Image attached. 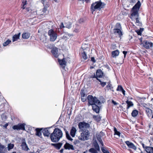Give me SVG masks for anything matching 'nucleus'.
<instances>
[{
  "mask_svg": "<svg viewBox=\"0 0 153 153\" xmlns=\"http://www.w3.org/2000/svg\"><path fill=\"white\" fill-rule=\"evenodd\" d=\"M48 34L50 36V41L54 42L57 38V35L56 33L52 29L48 30Z\"/></svg>",
  "mask_w": 153,
  "mask_h": 153,
  "instance_id": "obj_4",
  "label": "nucleus"
},
{
  "mask_svg": "<svg viewBox=\"0 0 153 153\" xmlns=\"http://www.w3.org/2000/svg\"><path fill=\"white\" fill-rule=\"evenodd\" d=\"M41 2L42 3V4L43 5V6L44 7L43 9V10H42L44 12V10H45V7H47V2L46 0H42L41 1Z\"/></svg>",
  "mask_w": 153,
  "mask_h": 153,
  "instance_id": "obj_31",
  "label": "nucleus"
},
{
  "mask_svg": "<svg viewBox=\"0 0 153 153\" xmlns=\"http://www.w3.org/2000/svg\"><path fill=\"white\" fill-rule=\"evenodd\" d=\"M142 43L143 44V46L146 49L152 47L153 45V44L152 42L147 41H145Z\"/></svg>",
  "mask_w": 153,
  "mask_h": 153,
  "instance_id": "obj_9",
  "label": "nucleus"
},
{
  "mask_svg": "<svg viewBox=\"0 0 153 153\" xmlns=\"http://www.w3.org/2000/svg\"><path fill=\"white\" fill-rule=\"evenodd\" d=\"M117 91H121L123 94L125 95V91L123 89V87L121 85H118V87L117 89Z\"/></svg>",
  "mask_w": 153,
  "mask_h": 153,
  "instance_id": "obj_23",
  "label": "nucleus"
},
{
  "mask_svg": "<svg viewBox=\"0 0 153 153\" xmlns=\"http://www.w3.org/2000/svg\"><path fill=\"white\" fill-rule=\"evenodd\" d=\"M26 2L27 1H23L22 2V5H23V7H22V8L23 9H24L25 8V7L24 6L26 4Z\"/></svg>",
  "mask_w": 153,
  "mask_h": 153,
  "instance_id": "obj_49",
  "label": "nucleus"
},
{
  "mask_svg": "<svg viewBox=\"0 0 153 153\" xmlns=\"http://www.w3.org/2000/svg\"><path fill=\"white\" fill-rule=\"evenodd\" d=\"M51 52L55 57H58L59 54L57 48L56 47L53 48L51 50Z\"/></svg>",
  "mask_w": 153,
  "mask_h": 153,
  "instance_id": "obj_13",
  "label": "nucleus"
},
{
  "mask_svg": "<svg viewBox=\"0 0 153 153\" xmlns=\"http://www.w3.org/2000/svg\"><path fill=\"white\" fill-rule=\"evenodd\" d=\"M100 105L97 104L92 105V108L93 110L96 112L97 113H98L99 112V106Z\"/></svg>",
  "mask_w": 153,
  "mask_h": 153,
  "instance_id": "obj_16",
  "label": "nucleus"
},
{
  "mask_svg": "<svg viewBox=\"0 0 153 153\" xmlns=\"http://www.w3.org/2000/svg\"><path fill=\"white\" fill-rule=\"evenodd\" d=\"M62 144V143L60 142L55 143H51V145L54 147L56 149L59 150L61 148Z\"/></svg>",
  "mask_w": 153,
  "mask_h": 153,
  "instance_id": "obj_14",
  "label": "nucleus"
},
{
  "mask_svg": "<svg viewBox=\"0 0 153 153\" xmlns=\"http://www.w3.org/2000/svg\"><path fill=\"white\" fill-rule=\"evenodd\" d=\"M76 131V128L74 126L72 127L70 131V134L72 137L75 136Z\"/></svg>",
  "mask_w": 153,
  "mask_h": 153,
  "instance_id": "obj_18",
  "label": "nucleus"
},
{
  "mask_svg": "<svg viewBox=\"0 0 153 153\" xmlns=\"http://www.w3.org/2000/svg\"><path fill=\"white\" fill-rule=\"evenodd\" d=\"M97 140L101 144V145L103 146H104V144H103V142L102 141V139H99Z\"/></svg>",
  "mask_w": 153,
  "mask_h": 153,
  "instance_id": "obj_51",
  "label": "nucleus"
},
{
  "mask_svg": "<svg viewBox=\"0 0 153 153\" xmlns=\"http://www.w3.org/2000/svg\"><path fill=\"white\" fill-rule=\"evenodd\" d=\"M141 5V3L139 1H138L137 3L135 4V5L132 8L133 9H135L138 10L140 7Z\"/></svg>",
  "mask_w": 153,
  "mask_h": 153,
  "instance_id": "obj_21",
  "label": "nucleus"
},
{
  "mask_svg": "<svg viewBox=\"0 0 153 153\" xmlns=\"http://www.w3.org/2000/svg\"><path fill=\"white\" fill-rule=\"evenodd\" d=\"M21 146L23 150L25 151H28L29 149V148H28L25 140H24L22 142Z\"/></svg>",
  "mask_w": 153,
  "mask_h": 153,
  "instance_id": "obj_17",
  "label": "nucleus"
},
{
  "mask_svg": "<svg viewBox=\"0 0 153 153\" xmlns=\"http://www.w3.org/2000/svg\"><path fill=\"white\" fill-rule=\"evenodd\" d=\"M97 79L100 82V84L102 87H104L106 85L105 82H102L100 79L98 78H97Z\"/></svg>",
  "mask_w": 153,
  "mask_h": 153,
  "instance_id": "obj_44",
  "label": "nucleus"
},
{
  "mask_svg": "<svg viewBox=\"0 0 153 153\" xmlns=\"http://www.w3.org/2000/svg\"><path fill=\"white\" fill-rule=\"evenodd\" d=\"M104 135V134L102 131H101L98 134H97V140L99 139H101V137Z\"/></svg>",
  "mask_w": 153,
  "mask_h": 153,
  "instance_id": "obj_34",
  "label": "nucleus"
},
{
  "mask_svg": "<svg viewBox=\"0 0 153 153\" xmlns=\"http://www.w3.org/2000/svg\"><path fill=\"white\" fill-rule=\"evenodd\" d=\"M146 151L147 153H153V147H146Z\"/></svg>",
  "mask_w": 153,
  "mask_h": 153,
  "instance_id": "obj_24",
  "label": "nucleus"
},
{
  "mask_svg": "<svg viewBox=\"0 0 153 153\" xmlns=\"http://www.w3.org/2000/svg\"><path fill=\"white\" fill-rule=\"evenodd\" d=\"M64 147L65 149H71L72 150H74L73 146L72 145H71L67 142H66L65 144L64 145Z\"/></svg>",
  "mask_w": 153,
  "mask_h": 153,
  "instance_id": "obj_12",
  "label": "nucleus"
},
{
  "mask_svg": "<svg viewBox=\"0 0 153 153\" xmlns=\"http://www.w3.org/2000/svg\"><path fill=\"white\" fill-rule=\"evenodd\" d=\"M117 27L119 28H115L113 30L114 33L115 35H118L120 37L122 35V32L121 31L120 29H121V25L120 24H117Z\"/></svg>",
  "mask_w": 153,
  "mask_h": 153,
  "instance_id": "obj_5",
  "label": "nucleus"
},
{
  "mask_svg": "<svg viewBox=\"0 0 153 153\" xmlns=\"http://www.w3.org/2000/svg\"><path fill=\"white\" fill-rule=\"evenodd\" d=\"M81 98L82 101L83 102H85L86 100V94L82 92L81 93Z\"/></svg>",
  "mask_w": 153,
  "mask_h": 153,
  "instance_id": "obj_26",
  "label": "nucleus"
},
{
  "mask_svg": "<svg viewBox=\"0 0 153 153\" xmlns=\"http://www.w3.org/2000/svg\"><path fill=\"white\" fill-rule=\"evenodd\" d=\"M84 135V134H82V132L81 134V136L79 137V139L81 140H88V138H85V136Z\"/></svg>",
  "mask_w": 153,
  "mask_h": 153,
  "instance_id": "obj_27",
  "label": "nucleus"
},
{
  "mask_svg": "<svg viewBox=\"0 0 153 153\" xmlns=\"http://www.w3.org/2000/svg\"><path fill=\"white\" fill-rule=\"evenodd\" d=\"M43 130V128H39V137H40V136L42 135V131Z\"/></svg>",
  "mask_w": 153,
  "mask_h": 153,
  "instance_id": "obj_52",
  "label": "nucleus"
},
{
  "mask_svg": "<svg viewBox=\"0 0 153 153\" xmlns=\"http://www.w3.org/2000/svg\"><path fill=\"white\" fill-rule=\"evenodd\" d=\"M138 10L135 9H133L132 8V13L131 14L130 18L132 19L133 20H134V18L136 17H138Z\"/></svg>",
  "mask_w": 153,
  "mask_h": 153,
  "instance_id": "obj_10",
  "label": "nucleus"
},
{
  "mask_svg": "<svg viewBox=\"0 0 153 153\" xmlns=\"http://www.w3.org/2000/svg\"><path fill=\"white\" fill-rule=\"evenodd\" d=\"M82 56L83 58L86 60L87 58V56L85 51H83L82 54Z\"/></svg>",
  "mask_w": 153,
  "mask_h": 153,
  "instance_id": "obj_39",
  "label": "nucleus"
},
{
  "mask_svg": "<svg viewBox=\"0 0 153 153\" xmlns=\"http://www.w3.org/2000/svg\"><path fill=\"white\" fill-rule=\"evenodd\" d=\"M106 88L108 90L109 89L111 90L112 89V87L111 86V85L109 84L108 85H107Z\"/></svg>",
  "mask_w": 153,
  "mask_h": 153,
  "instance_id": "obj_47",
  "label": "nucleus"
},
{
  "mask_svg": "<svg viewBox=\"0 0 153 153\" xmlns=\"http://www.w3.org/2000/svg\"><path fill=\"white\" fill-rule=\"evenodd\" d=\"M14 146V145L13 144L10 143L8 145V149L9 150L13 149Z\"/></svg>",
  "mask_w": 153,
  "mask_h": 153,
  "instance_id": "obj_42",
  "label": "nucleus"
},
{
  "mask_svg": "<svg viewBox=\"0 0 153 153\" xmlns=\"http://www.w3.org/2000/svg\"><path fill=\"white\" fill-rule=\"evenodd\" d=\"M63 39H64L65 40H67L68 39V37L67 36V35H65H65L63 36Z\"/></svg>",
  "mask_w": 153,
  "mask_h": 153,
  "instance_id": "obj_55",
  "label": "nucleus"
},
{
  "mask_svg": "<svg viewBox=\"0 0 153 153\" xmlns=\"http://www.w3.org/2000/svg\"><path fill=\"white\" fill-rule=\"evenodd\" d=\"M62 131L58 128H55L53 132L50 134L51 140L53 142L57 143L62 138Z\"/></svg>",
  "mask_w": 153,
  "mask_h": 153,
  "instance_id": "obj_1",
  "label": "nucleus"
},
{
  "mask_svg": "<svg viewBox=\"0 0 153 153\" xmlns=\"http://www.w3.org/2000/svg\"><path fill=\"white\" fill-rule=\"evenodd\" d=\"M97 150L94 148H91L89 150V152L91 153H98Z\"/></svg>",
  "mask_w": 153,
  "mask_h": 153,
  "instance_id": "obj_37",
  "label": "nucleus"
},
{
  "mask_svg": "<svg viewBox=\"0 0 153 153\" xmlns=\"http://www.w3.org/2000/svg\"><path fill=\"white\" fill-rule=\"evenodd\" d=\"M51 127H48L45 128H42L43 130L42 131L44 136L45 137H48L51 134V132L49 130Z\"/></svg>",
  "mask_w": 153,
  "mask_h": 153,
  "instance_id": "obj_7",
  "label": "nucleus"
},
{
  "mask_svg": "<svg viewBox=\"0 0 153 153\" xmlns=\"http://www.w3.org/2000/svg\"><path fill=\"white\" fill-rule=\"evenodd\" d=\"M8 125V124L7 123L5 124V125L3 126V127H4L5 129L7 128V127Z\"/></svg>",
  "mask_w": 153,
  "mask_h": 153,
  "instance_id": "obj_61",
  "label": "nucleus"
},
{
  "mask_svg": "<svg viewBox=\"0 0 153 153\" xmlns=\"http://www.w3.org/2000/svg\"><path fill=\"white\" fill-rule=\"evenodd\" d=\"M34 131L36 132V135L38 136V128H36Z\"/></svg>",
  "mask_w": 153,
  "mask_h": 153,
  "instance_id": "obj_53",
  "label": "nucleus"
},
{
  "mask_svg": "<svg viewBox=\"0 0 153 153\" xmlns=\"http://www.w3.org/2000/svg\"><path fill=\"white\" fill-rule=\"evenodd\" d=\"M101 150L103 153H110L109 151L105 149L104 147H101Z\"/></svg>",
  "mask_w": 153,
  "mask_h": 153,
  "instance_id": "obj_45",
  "label": "nucleus"
},
{
  "mask_svg": "<svg viewBox=\"0 0 153 153\" xmlns=\"http://www.w3.org/2000/svg\"><path fill=\"white\" fill-rule=\"evenodd\" d=\"M25 124L24 123H19L17 125L13 126L12 128L14 130H25Z\"/></svg>",
  "mask_w": 153,
  "mask_h": 153,
  "instance_id": "obj_6",
  "label": "nucleus"
},
{
  "mask_svg": "<svg viewBox=\"0 0 153 153\" xmlns=\"http://www.w3.org/2000/svg\"><path fill=\"white\" fill-rule=\"evenodd\" d=\"M93 144L95 149L98 151H100V147L97 141H94Z\"/></svg>",
  "mask_w": 153,
  "mask_h": 153,
  "instance_id": "obj_25",
  "label": "nucleus"
},
{
  "mask_svg": "<svg viewBox=\"0 0 153 153\" xmlns=\"http://www.w3.org/2000/svg\"><path fill=\"white\" fill-rule=\"evenodd\" d=\"M82 134H84V135L85 136V138H88L89 136V133L88 130H85V131H83V132H82Z\"/></svg>",
  "mask_w": 153,
  "mask_h": 153,
  "instance_id": "obj_32",
  "label": "nucleus"
},
{
  "mask_svg": "<svg viewBox=\"0 0 153 153\" xmlns=\"http://www.w3.org/2000/svg\"><path fill=\"white\" fill-rule=\"evenodd\" d=\"M93 118L96 121L99 122L101 120V117L100 115H93Z\"/></svg>",
  "mask_w": 153,
  "mask_h": 153,
  "instance_id": "obj_29",
  "label": "nucleus"
},
{
  "mask_svg": "<svg viewBox=\"0 0 153 153\" xmlns=\"http://www.w3.org/2000/svg\"><path fill=\"white\" fill-rule=\"evenodd\" d=\"M103 75V73L102 71L100 70H97L96 73V75L97 77H101Z\"/></svg>",
  "mask_w": 153,
  "mask_h": 153,
  "instance_id": "obj_19",
  "label": "nucleus"
},
{
  "mask_svg": "<svg viewBox=\"0 0 153 153\" xmlns=\"http://www.w3.org/2000/svg\"><path fill=\"white\" fill-rule=\"evenodd\" d=\"M91 61L94 62H96V60H95V59L94 57H91Z\"/></svg>",
  "mask_w": 153,
  "mask_h": 153,
  "instance_id": "obj_64",
  "label": "nucleus"
},
{
  "mask_svg": "<svg viewBox=\"0 0 153 153\" xmlns=\"http://www.w3.org/2000/svg\"><path fill=\"white\" fill-rule=\"evenodd\" d=\"M78 125L79 128L81 129H82L84 128H89L90 127V125L89 123L84 122H80L79 123Z\"/></svg>",
  "mask_w": 153,
  "mask_h": 153,
  "instance_id": "obj_8",
  "label": "nucleus"
},
{
  "mask_svg": "<svg viewBox=\"0 0 153 153\" xmlns=\"http://www.w3.org/2000/svg\"><path fill=\"white\" fill-rule=\"evenodd\" d=\"M20 33H19L18 34H15L12 37L13 42L17 41L18 39H19L20 36Z\"/></svg>",
  "mask_w": 153,
  "mask_h": 153,
  "instance_id": "obj_20",
  "label": "nucleus"
},
{
  "mask_svg": "<svg viewBox=\"0 0 153 153\" xmlns=\"http://www.w3.org/2000/svg\"><path fill=\"white\" fill-rule=\"evenodd\" d=\"M80 143L79 141L78 140H75L73 142L74 145H76L77 144L79 143Z\"/></svg>",
  "mask_w": 153,
  "mask_h": 153,
  "instance_id": "obj_48",
  "label": "nucleus"
},
{
  "mask_svg": "<svg viewBox=\"0 0 153 153\" xmlns=\"http://www.w3.org/2000/svg\"><path fill=\"white\" fill-rule=\"evenodd\" d=\"M114 135H117L119 137L120 136V133L119 131H117V130L116 127H114Z\"/></svg>",
  "mask_w": 153,
  "mask_h": 153,
  "instance_id": "obj_38",
  "label": "nucleus"
},
{
  "mask_svg": "<svg viewBox=\"0 0 153 153\" xmlns=\"http://www.w3.org/2000/svg\"><path fill=\"white\" fill-rule=\"evenodd\" d=\"M138 114V111L136 110H134L133 111L131 115H137Z\"/></svg>",
  "mask_w": 153,
  "mask_h": 153,
  "instance_id": "obj_46",
  "label": "nucleus"
},
{
  "mask_svg": "<svg viewBox=\"0 0 153 153\" xmlns=\"http://www.w3.org/2000/svg\"><path fill=\"white\" fill-rule=\"evenodd\" d=\"M100 105L97 104L92 105V108L93 110L96 112L97 113H98L99 112V106Z\"/></svg>",
  "mask_w": 153,
  "mask_h": 153,
  "instance_id": "obj_15",
  "label": "nucleus"
},
{
  "mask_svg": "<svg viewBox=\"0 0 153 153\" xmlns=\"http://www.w3.org/2000/svg\"><path fill=\"white\" fill-rule=\"evenodd\" d=\"M141 145H142L143 148L145 149V150H146V147H149V146H145L144 144L143 143H142Z\"/></svg>",
  "mask_w": 153,
  "mask_h": 153,
  "instance_id": "obj_56",
  "label": "nucleus"
},
{
  "mask_svg": "<svg viewBox=\"0 0 153 153\" xmlns=\"http://www.w3.org/2000/svg\"><path fill=\"white\" fill-rule=\"evenodd\" d=\"M65 27L63 23V22H61L60 24V28H62L63 27Z\"/></svg>",
  "mask_w": 153,
  "mask_h": 153,
  "instance_id": "obj_57",
  "label": "nucleus"
},
{
  "mask_svg": "<svg viewBox=\"0 0 153 153\" xmlns=\"http://www.w3.org/2000/svg\"><path fill=\"white\" fill-rule=\"evenodd\" d=\"M11 42V41L9 39H8L5 42H4L3 43V45L4 46H6L8 45Z\"/></svg>",
  "mask_w": 153,
  "mask_h": 153,
  "instance_id": "obj_43",
  "label": "nucleus"
},
{
  "mask_svg": "<svg viewBox=\"0 0 153 153\" xmlns=\"http://www.w3.org/2000/svg\"><path fill=\"white\" fill-rule=\"evenodd\" d=\"M104 4L101 1H97L93 3L91 5V10L93 11L96 10H100L104 7Z\"/></svg>",
  "mask_w": 153,
  "mask_h": 153,
  "instance_id": "obj_2",
  "label": "nucleus"
},
{
  "mask_svg": "<svg viewBox=\"0 0 153 153\" xmlns=\"http://www.w3.org/2000/svg\"><path fill=\"white\" fill-rule=\"evenodd\" d=\"M22 37L23 39H27L30 36V35L29 33H23L22 35Z\"/></svg>",
  "mask_w": 153,
  "mask_h": 153,
  "instance_id": "obj_28",
  "label": "nucleus"
},
{
  "mask_svg": "<svg viewBox=\"0 0 153 153\" xmlns=\"http://www.w3.org/2000/svg\"><path fill=\"white\" fill-rule=\"evenodd\" d=\"M80 28V27L79 26L76 25L74 31L76 33L78 32Z\"/></svg>",
  "mask_w": 153,
  "mask_h": 153,
  "instance_id": "obj_40",
  "label": "nucleus"
},
{
  "mask_svg": "<svg viewBox=\"0 0 153 153\" xmlns=\"http://www.w3.org/2000/svg\"><path fill=\"white\" fill-rule=\"evenodd\" d=\"M123 54H124V58H125L126 57V55L127 53V51H123Z\"/></svg>",
  "mask_w": 153,
  "mask_h": 153,
  "instance_id": "obj_59",
  "label": "nucleus"
},
{
  "mask_svg": "<svg viewBox=\"0 0 153 153\" xmlns=\"http://www.w3.org/2000/svg\"><path fill=\"white\" fill-rule=\"evenodd\" d=\"M88 104L90 105H93L97 104L99 105H100L101 102L100 101L95 97H93L92 96L89 95L87 97Z\"/></svg>",
  "mask_w": 153,
  "mask_h": 153,
  "instance_id": "obj_3",
  "label": "nucleus"
},
{
  "mask_svg": "<svg viewBox=\"0 0 153 153\" xmlns=\"http://www.w3.org/2000/svg\"><path fill=\"white\" fill-rule=\"evenodd\" d=\"M126 103L127 104V108H129L130 107L132 106L133 105V104L132 102L131 101L127 100L126 101Z\"/></svg>",
  "mask_w": 153,
  "mask_h": 153,
  "instance_id": "obj_35",
  "label": "nucleus"
},
{
  "mask_svg": "<svg viewBox=\"0 0 153 153\" xmlns=\"http://www.w3.org/2000/svg\"><path fill=\"white\" fill-rule=\"evenodd\" d=\"M134 19H135L136 22L138 24L137 25L139 26H141L142 24L139 20L138 17H136L134 18Z\"/></svg>",
  "mask_w": 153,
  "mask_h": 153,
  "instance_id": "obj_41",
  "label": "nucleus"
},
{
  "mask_svg": "<svg viewBox=\"0 0 153 153\" xmlns=\"http://www.w3.org/2000/svg\"><path fill=\"white\" fill-rule=\"evenodd\" d=\"M66 137L68 140L70 141H72L73 140V139L71 138L69 135L66 136Z\"/></svg>",
  "mask_w": 153,
  "mask_h": 153,
  "instance_id": "obj_50",
  "label": "nucleus"
},
{
  "mask_svg": "<svg viewBox=\"0 0 153 153\" xmlns=\"http://www.w3.org/2000/svg\"><path fill=\"white\" fill-rule=\"evenodd\" d=\"M145 111L148 115H153V111L151 109L146 108L145 109Z\"/></svg>",
  "mask_w": 153,
  "mask_h": 153,
  "instance_id": "obj_30",
  "label": "nucleus"
},
{
  "mask_svg": "<svg viewBox=\"0 0 153 153\" xmlns=\"http://www.w3.org/2000/svg\"><path fill=\"white\" fill-rule=\"evenodd\" d=\"M59 62L60 64L62 66H65L66 65V62L65 58H63L62 60H59Z\"/></svg>",
  "mask_w": 153,
  "mask_h": 153,
  "instance_id": "obj_33",
  "label": "nucleus"
},
{
  "mask_svg": "<svg viewBox=\"0 0 153 153\" xmlns=\"http://www.w3.org/2000/svg\"><path fill=\"white\" fill-rule=\"evenodd\" d=\"M65 35H67L68 37V36L69 37H72L73 36V35L72 34H70L68 33H66Z\"/></svg>",
  "mask_w": 153,
  "mask_h": 153,
  "instance_id": "obj_54",
  "label": "nucleus"
},
{
  "mask_svg": "<svg viewBox=\"0 0 153 153\" xmlns=\"http://www.w3.org/2000/svg\"><path fill=\"white\" fill-rule=\"evenodd\" d=\"M91 78H96L97 79V78H98L96 76H96L95 75V74H94V75H92L91 76Z\"/></svg>",
  "mask_w": 153,
  "mask_h": 153,
  "instance_id": "obj_60",
  "label": "nucleus"
},
{
  "mask_svg": "<svg viewBox=\"0 0 153 153\" xmlns=\"http://www.w3.org/2000/svg\"><path fill=\"white\" fill-rule=\"evenodd\" d=\"M112 103H113L114 105H116L117 104V103L114 100H112Z\"/></svg>",
  "mask_w": 153,
  "mask_h": 153,
  "instance_id": "obj_63",
  "label": "nucleus"
},
{
  "mask_svg": "<svg viewBox=\"0 0 153 153\" xmlns=\"http://www.w3.org/2000/svg\"><path fill=\"white\" fill-rule=\"evenodd\" d=\"M137 32L138 35H141L142 34V32H141L140 30L137 31Z\"/></svg>",
  "mask_w": 153,
  "mask_h": 153,
  "instance_id": "obj_62",
  "label": "nucleus"
},
{
  "mask_svg": "<svg viewBox=\"0 0 153 153\" xmlns=\"http://www.w3.org/2000/svg\"><path fill=\"white\" fill-rule=\"evenodd\" d=\"M125 143L129 148L135 150H136L137 147L133 143L128 141H126Z\"/></svg>",
  "mask_w": 153,
  "mask_h": 153,
  "instance_id": "obj_11",
  "label": "nucleus"
},
{
  "mask_svg": "<svg viewBox=\"0 0 153 153\" xmlns=\"http://www.w3.org/2000/svg\"><path fill=\"white\" fill-rule=\"evenodd\" d=\"M83 21H84L83 19L82 18H80L79 20V22L80 23H82V22H83Z\"/></svg>",
  "mask_w": 153,
  "mask_h": 153,
  "instance_id": "obj_58",
  "label": "nucleus"
},
{
  "mask_svg": "<svg viewBox=\"0 0 153 153\" xmlns=\"http://www.w3.org/2000/svg\"><path fill=\"white\" fill-rule=\"evenodd\" d=\"M65 27L70 28L71 27V24L70 22H68L65 23Z\"/></svg>",
  "mask_w": 153,
  "mask_h": 153,
  "instance_id": "obj_36",
  "label": "nucleus"
},
{
  "mask_svg": "<svg viewBox=\"0 0 153 153\" xmlns=\"http://www.w3.org/2000/svg\"><path fill=\"white\" fill-rule=\"evenodd\" d=\"M119 53V52L118 50L113 51L111 53L112 56L113 57H115L118 56Z\"/></svg>",
  "mask_w": 153,
  "mask_h": 153,
  "instance_id": "obj_22",
  "label": "nucleus"
}]
</instances>
